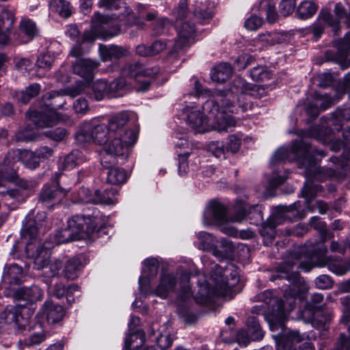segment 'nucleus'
I'll use <instances>...</instances> for the list:
<instances>
[{"instance_id":"1","label":"nucleus","mask_w":350,"mask_h":350,"mask_svg":"<svg viewBox=\"0 0 350 350\" xmlns=\"http://www.w3.org/2000/svg\"><path fill=\"white\" fill-rule=\"evenodd\" d=\"M230 98L212 96L206 100L202 105L204 112L207 113L206 118L200 107L193 103L187 105L183 109L187 123L198 133L210 130L232 131L237 124L232 114L237 112L238 107L230 103Z\"/></svg>"},{"instance_id":"2","label":"nucleus","mask_w":350,"mask_h":350,"mask_svg":"<svg viewBox=\"0 0 350 350\" xmlns=\"http://www.w3.org/2000/svg\"><path fill=\"white\" fill-rule=\"evenodd\" d=\"M324 154L314 149H312L307 142L295 141L290 148L281 147L273 154L271 159V164L275 165L278 163L295 160L299 167L306 169V173L309 178L314 177L317 180L323 181L327 177H332L334 175V171L331 169H321L317 167L319 157H323ZM322 190V187L314 185L313 187L309 185V180L304 185L302 189L303 196L309 200L316 193Z\"/></svg>"},{"instance_id":"3","label":"nucleus","mask_w":350,"mask_h":350,"mask_svg":"<svg viewBox=\"0 0 350 350\" xmlns=\"http://www.w3.org/2000/svg\"><path fill=\"white\" fill-rule=\"evenodd\" d=\"M208 257L203 256L202 262L204 271L210 273L208 279L199 283L198 291L194 295L196 302L201 305H208L213 296H221L228 299L234 297L233 288L239 281L238 269L232 263L225 267L214 263H208Z\"/></svg>"},{"instance_id":"4","label":"nucleus","mask_w":350,"mask_h":350,"mask_svg":"<svg viewBox=\"0 0 350 350\" xmlns=\"http://www.w3.org/2000/svg\"><path fill=\"white\" fill-rule=\"evenodd\" d=\"M29 215L25 218L26 222L21 232L22 239L26 242L27 256L33 259L36 268L42 270L45 278L55 277L58 275L65 262L59 259L49 260L50 251L53 248V245L47 242L42 244L37 239L38 228L42 226L38 222L42 221L46 218V213H38L36 220L27 219Z\"/></svg>"},{"instance_id":"5","label":"nucleus","mask_w":350,"mask_h":350,"mask_svg":"<svg viewBox=\"0 0 350 350\" xmlns=\"http://www.w3.org/2000/svg\"><path fill=\"white\" fill-rule=\"evenodd\" d=\"M159 72V68L138 62L129 64L122 70L121 76L108 83V97L122 96L124 91L134 87L138 92L148 89L150 81Z\"/></svg>"},{"instance_id":"6","label":"nucleus","mask_w":350,"mask_h":350,"mask_svg":"<svg viewBox=\"0 0 350 350\" xmlns=\"http://www.w3.org/2000/svg\"><path fill=\"white\" fill-rule=\"evenodd\" d=\"M133 112L123 111L113 116L108 122V134L111 138L108 150L115 154H126L129 148L137 139L135 130L126 129V124L131 118H135Z\"/></svg>"},{"instance_id":"7","label":"nucleus","mask_w":350,"mask_h":350,"mask_svg":"<svg viewBox=\"0 0 350 350\" xmlns=\"http://www.w3.org/2000/svg\"><path fill=\"white\" fill-rule=\"evenodd\" d=\"M85 86H78L77 88L71 89L68 88L61 91H54L48 93L44 96V99L52 101L46 104V107L42 109L40 111H32L27 113V116L31 121H32L38 127H51L53 126L59 120L60 117L56 112L58 109L63 108V105L65 103L63 100L62 95H69L74 97L84 91Z\"/></svg>"},{"instance_id":"8","label":"nucleus","mask_w":350,"mask_h":350,"mask_svg":"<svg viewBox=\"0 0 350 350\" xmlns=\"http://www.w3.org/2000/svg\"><path fill=\"white\" fill-rule=\"evenodd\" d=\"M189 273L182 267L177 269L175 273H162L159 283L154 289L151 288L150 293L157 297L165 299L171 294L178 292L182 299H187L191 295L189 284Z\"/></svg>"},{"instance_id":"9","label":"nucleus","mask_w":350,"mask_h":350,"mask_svg":"<svg viewBox=\"0 0 350 350\" xmlns=\"http://www.w3.org/2000/svg\"><path fill=\"white\" fill-rule=\"evenodd\" d=\"M267 92L261 86L253 85L248 83L241 77H237L234 79L230 91L225 95L217 94L214 96H219L222 98H230V103L238 107L237 113L241 109L245 111L252 107V102L248 99V96H259L267 94Z\"/></svg>"},{"instance_id":"10","label":"nucleus","mask_w":350,"mask_h":350,"mask_svg":"<svg viewBox=\"0 0 350 350\" xmlns=\"http://www.w3.org/2000/svg\"><path fill=\"white\" fill-rule=\"evenodd\" d=\"M98 212H94L92 216L75 215L68 220V226L64 232V241L69 238L87 237L96 239L100 236L103 227L98 228L100 223Z\"/></svg>"},{"instance_id":"11","label":"nucleus","mask_w":350,"mask_h":350,"mask_svg":"<svg viewBox=\"0 0 350 350\" xmlns=\"http://www.w3.org/2000/svg\"><path fill=\"white\" fill-rule=\"evenodd\" d=\"M75 138L80 144L93 142L105 146L111 141L107 125L100 118L85 122L77 132Z\"/></svg>"},{"instance_id":"12","label":"nucleus","mask_w":350,"mask_h":350,"mask_svg":"<svg viewBox=\"0 0 350 350\" xmlns=\"http://www.w3.org/2000/svg\"><path fill=\"white\" fill-rule=\"evenodd\" d=\"M120 32V28L114 24L112 17L96 13L92 18L91 29L83 34V42H93L99 38H112Z\"/></svg>"},{"instance_id":"13","label":"nucleus","mask_w":350,"mask_h":350,"mask_svg":"<svg viewBox=\"0 0 350 350\" xmlns=\"http://www.w3.org/2000/svg\"><path fill=\"white\" fill-rule=\"evenodd\" d=\"M82 54L81 46L77 43L70 52L71 56L76 57L75 62L72 63L73 72L85 80L89 81L92 79L94 70L97 68L98 64L90 59L81 58Z\"/></svg>"},{"instance_id":"14","label":"nucleus","mask_w":350,"mask_h":350,"mask_svg":"<svg viewBox=\"0 0 350 350\" xmlns=\"http://www.w3.org/2000/svg\"><path fill=\"white\" fill-rule=\"evenodd\" d=\"M117 190L113 188L106 189L103 191L96 190L94 196L88 189L82 188L79 191L80 201L84 203L102 204L106 205L115 204L118 202Z\"/></svg>"},{"instance_id":"15","label":"nucleus","mask_w":350,"mask_h":350,"mask_svg":"<svg viewBox=\"0 0 350 350\" xmlns=\"http://www.w3.org/2000/svg\"><path fill=\"white\" fill-rule=\"evenodd\" d=\"M25 304L17 303L16 306H8L0 314V327L5 324H13L14 327H18V332L25 329L27 319L22 315V310H24Z\"/></svg>"},{"instance_id":"16","label":"nucleus","mask_w":350,"mask_h":350,"mask_svg":"<svg viewBox=\"0 0 350 350\" xmlns=\"http://www.w3.org/2000/svg\"><path fill=\"white\" fill-rule=\"evenodd\" d=\"M159 261L155 258H148L143 262L142 273L139 278L140 291L145 295L151 291L150 280L157 274Z\"/></svg>"},{"instance_id":"17","label":"nucleus","mask_w":350,"mask_h":350,"mask_svg":"<svg viewBox=\"0 0 350 350\" xmlns=\"http://www.w3.org/2000/svg\"><path fill=\"white\" fill-rule=\"evenodd\" d=\"M178 38L174 44L175 49H179L195 42L196 31L195 26L185 19L176 20Z\"/></svg>"},{"instance_id":"18","label":"nucleus","mask_w":350,"mask_h":350,"mask_svg":"<svg viewBox=\"0 0 350 350\" xmlns=\"http://www.w3.org/2000/svg\"><path fill=\"white\" fill-rule=\"evenodd\" d=\"M228 220L225 206L218 201L210 202L204 213V224L205 226L212 224H223Z\"/></svg>"},{"instance_id":"19","label":"nucleus","mask_w":350,"mask_h":350,"mask_svg":"<svg viewBox=\"0 0 350 350\" xmlns=\"http://www.w3.org/2000/svg\"><path fill=\"white\" fill-rule=\"evenodd\" d=\"M67 191L57 185H46L40 193V200L46 206H53L59 203L66 196Z\"/></svg>"},{"instance_id":"20","label":"nucleus","mask_w":350,"mask_h":350,"mask_svg":"<svg viewBox=\"0 0 350 350\" xmlns=\"http://www.w3.org/2000/svg\"><path fill=\"white\" fill-rule=\"evenodd\" d=\"M234 211V214L230 219L233 222H241L251 214L262 218L261 211L258 205L250 206L243 200H239L236 202Z\"/></svg>"},{"instance_id":"21","label":"nucleus","mask_w":350,"mask_h":350,"mask_svg":"<svg viewBox=\"0 0 350 350\" xmlns=\"http://www.w3.org/2000/svg\"><path fill=\"white\" fill-rule=\"evenodd\" d=\"M39 314L43 316L48 323H56L63 319L65 312L61 305L46 300L40 308Z\"/></svg>"},{"instance_id":"22","label":"nucleus","mask_w":350,"mask_h":350,"mask_svg":"<svg viewBox=\"0 0 350 350\" xmlns=\"http://www.w3.org/2000/svg\"><path fill=\"white\" fill-rule=\"evenodd\" d=\"M43 291L37 286L18 289L14 296L17 301H23L26 304H33L43 298Z\"/></svg>"},{"instance_id":"23","label":"nucleus","mask_w":350,"mask_h":350,"mask_svg":"<svg viewBox=\"0 0 350 350\" xmlns=\"http://www.w3.org/2000/svg\"><path fill=\"white\" fill-rule=\"evenodd\" d=\"M338 49V62L342 69L350 66V30L345 38L336 42Z\"/></svg>"},{"instance_id":"24","label":"nucleus","mask_w":350,"mask_h":350,"mask_svg":"<svg viewBox=\"0 0 350 350\" xmlns=\"http://www.w3.org/2000/svg\"><path fill=\"white\" fill-rule=\"evenodd\" d=\"M145 342V335L142 330H137L134 334H132L126 337L124 340V350H156L154 345L148 346L143 348Z\"/></svg>"},{"instance_id":"25","label":"nucleus","mask_w":350,"mask_h":350,"mask_svg":"<svg viewBox=\"0 0 350 350\" xmlns=\"http://www.w3.org/2000/svg\"><path fill=\"white\" fill-rule=\"evenodd\" d=\"M285 300L282 301L283 303L280 304L278 306L279 321L278 323L269 322V326L271 330H275L278 327H282L284 319L286 318L288 313H289L295 307V293H291V297L284 295Z\"/></svg>"},{"instance_id":"26","label":"nucleus","mask_w":350,"mask_h":350,"mask_svg":"<svg viewBox=\"0 0 350 350\" xmlns=\"http://www.w3.org/2000/svg\"><path fill=\"white\" fill-rule=\"evenodd\" d=\"M14 21V16L12 12L3 11L0 13V44L4 45L8 42V31Z\"/></svg>"},{"instance_id":"27","label":"nucleus","mask_w":350,"mask_h":350,"mask_svg":"<svg viewBox=\"0 0 350 350\" xmlns=\"http://www.w3.org/2000/svg\"><path fill=\"white\" fill-rule=\"evenodd\" d=\"M99 51L103 61H116L129 54L126 49L118 46L100 45Z\"/></svg>"},{"instance_id":"28","label":"nucleus","mask_w":350,"mask_h":350,"mask_svg":"<svg viewBox=\"0 0 350 350\" xmlns=\"http://www.w3.org/2000/svg\"><path fill=\"white\" fill-rule=\"evenodd\" d=\"M295 263L291 261H285L282 262L278 267V272L284 275H280V277L285 278L291 282L293 286L297 284H304V280L299 277L297 271H293Z\"/></svg>"},{"instance_id":"29","label":"nucleus","mask_w":350,"mask_h":350,"mask_svg":"<svg viewBox=\"0 0 350 350\" xmlns=\"http://www.w3.org/2000/svg\"><path fill=\"white\" fill-rule=\"evenodd\" d=\"M314 103V104L309 103L306 107L307 113L311 116H317L320 109L325 110L329 108L333 103V98L327 94L318 95Z\"/></svg>"},{"instance_id":"30","label":"nucleus","mask_w":350,"mask_h":350,"mask_svg":"<svg viewBox=\"0 0 350 350\" xmlns=\"http://www.w3.org/2000/svg\"><path fill=\"white\" fill-rule=\"evenodd\" d=\"M37 33L35 23L29 19H23L20 25V35L18 38L19 43H27L31 40Z\"/></svg>"},{"instance_id":"31","label":"nucleus","mask_w":350,"mask_h":350,"mask_svg":"<svg viewBox=\"0 0 350 350\" xmlns=\"http://www.w3.org/2000/svg\"><path fill=\"white\" fill-rule=\"evenodd\" d=\"M234 247L232 243L226 239H221L218 241L212 253L219 260L228 258L232 256Z\"/></svg>"},{"instance_id":"32","label":"nucleus","mask_w":350,"mask_h":350,"mask_svg":"<svg viewBox=\"0 0 350 350\" xmlns=\"http://www.w3.org/2000/svg\"><path fill=\"white\" fill-rule=\"evenodd\" d=\"M86 157L79 150H74L66 155L61 163L62 167L65 170H70L76 166L84 163Z\"/></svg>"},{"instance_id":"33","label":"nucleus","mask_w":350,"mask_h":350,"mask_svg":"<svg viewBox=\"0 0 350 350\" xmlns=\"http://www.w3.org/2000/svg\"><path fill=\"white\" fill-rule=\"evenodd\" d=\"M232 73V68L228 63H221L211 71V78L213 81L223 83L228 79Z\"/></svg>"},{"instance_id":"34","label":"nucleus","mask_w":350,"mask_h":350,"mask_svg":"<svg viewBox=\"0 0 350 350\" xmlns=\"http://www.w3.org/2000/svg\"><path fill=\"white\" fill-rule=\"evenodd\" d=\"M18 161H21L27 167L33 170L39 165V159L33 152L27 150H17L13 152Z\"/></svg>"},{"instance_id":"35","label":"nucleus","mask_w":350,"mask_h":350,"mask_svg":"<svg viewBox=\"0 0 350 350\" xmlns=\"http://www.w3.org/2000/svg\"><path fill=\"white\" fill-rule=\"evenodd\" d=\"M318 9L317 5L312 0H304L297 6L296 14L299 18L306 20L312 17Z\"/></svg>"},{"instance_id":"36","label":"nucleus","mask_w":350,"mask_h":350,"mask_svg":"<svg viewBox=\"0 0 350 350\" xmlns=\"http://www.w3.org/2000/svg\"><path fill=\"white\" fill-rule=\"evenodd\" d=\"M10 157V152L5 159V163L0 166V187L4 186L7 181L16 182L18 178L15 167L14 165L12 167L8 166Z\"/></svg>"},{"instance_id":"37","label":"nucleus","mask_w":350,"mask_h":350,"mask_svg":"<svg viewBox=\"0 0 350 350\" xmlns=\"http://www.w3.org/2000/svg\"><path fill=\"white\" fill-rule=\"evenodd\" d=\"M198 242L196 246L198 249L204 251H213L218 240L211 234L206 232H200L196 234Z\"/></svg>"},{"instance_id":"38","label":"nucleus","mask_w":350,"mask_h":350,"mask_svg":"<svg viewBox=\"0 0 350 350\" xmlns=\"http://www.w3.org/2000/svg\"><path fill=\"white\" fill-rule=\"evenodd\" d=\"M299 203L295 202L289 206H277L275 208V212L272 215V217H271V220H273L274 221L273 225L275 226V225L281 224L282 221L280 220V219L282 217L290 219L291 217L288 215V214L291 213H292V215L293 216L295 215L294 212L295 211L297 212V211L299 208Z\"/></svg>"},{"instance_id":"39","label":"nucleus","mask_w":350,"mask_h":350,"mask_svg":"<svg viewBox=\"0 0 350 350\" xmlns=\"http://www.w3.org/2000/svg\"><path fill=\"white\" fill-rule=\"evenodd\" d=\"M23 272L22 268L16 264L11 265L5 270L3 280L8 284H18L23 278Z\"/></svg>"},{"instance_id":"40","label":"nucleus","mask_w":350,"mask_h":350,"mask_svg":"<svg viewBox=\"0 0 350 350\" xmlns=\"http://www.w3.org/2000/svg\"><path fill=\"white\" fill-rule=\"evenodd\" d=\"M128 178L126 171L119 167H113L107 172V180L111 185H119L124 183Z\"/></svg>"},{"instance_id":"41","label":"nucleus","mask_w":350,"mask_h":350,"mask_svg":"<svg viewBox=\"0 0 350 350\" xmlns=\"http://www.w3.org/2000/svg\"><path fill=\"white\" fill-rule=\"evenodd\" d=\"M247 335L252 340H260L264 336V332L255 317H249L247 319Z\"/></svg>"},{"instance_id":"42","label":"nucleus","mask_w":350,"mask_h":350,"mask_svg":"<svg viewBox=\"0 0 350 350\" xmlns=\"http://www.w3.org/2000/svg\"><path fill=\"white\" fill-rule=\"evenodd\" d=\"M91 96L96 100L100 101L108 96V83L100 79L94 81L91 87Z\"/></svg>"},{"instance_id":"43","label":"nucleus","mask_w":350,"mask_h":350,"mask_svg":"<svg viewBox=\"0 0 350 350\" xmlns=\"http://www.w3.org/2000/svg\"><path fill=\"white\" fill-rule=\"evenodd\" d=\"M49 8L51 12L63 18H68L71 14L70 4L66 0H51Z\"/></svg>"},{"instance_id":"44","label":"nucleus","mask_w":350,"mask_h":350,"mask_svg":"<svg viewBox=\"0 0 350 350\" xmlns=\"http://www.w3.org/2000/svg\"><path fill=\"white\" fill-rule=\"evenodd\" d=\"M80 267L81 263L77 258L66 260L62 273L65 278L70 280H74L77 278L79 274Z\"/></svg>"},{"instance_id":"45","label":"nucleus","mask_w":350,"mask_h":350,"mask_svg":"<svg viewBox=\"0 0 350 350\" xmlns=\"http://www.w3.org/2000/svg\"><path fill=\"white\" fill-rule=\"evenodd\" d=\"M79 286L76 284L70 285L67 290L62 284H57L53 287L52 291L54 296L57 298L62 297L65 294L66 295V299L68 302L74 301V299L71 298L70 294L72 293H79Z\"/></svg>"},{"instance_id":"46","label":"nucleus","mask_w":350,"mask_h":350,"mask_svg":"<svg viewBox=\"0 0 350 350\" xmlns=\"http://www.w3.org/2000/svg\"><path fill=\"white\" fill-rule=\"evenodd\" d=\"M272 74L263 66L254 67L250 70V77L256 81H265L271 78Z\"/></svg>"},{"instance_id":"47","label":"nucleus","mask_w":350,"mask_h":350,"mask_svg":"<svg viewBox=\"0 0 350 350\" xmlns=\"http://www.w3.org/2000/svg\"><path fill=\"white\" fill-rule=\"evenodd\" d=\"M109 146V142L104 147V150L101 154L100 163L104 167L109 168V170L110 167H113L112 165L116 163V157L123 156L124 154H115L107 150Z\"/></svg>"},{"instance_id":"48","label":"nucleus","mask_w":350,"mask_h":350,"mask_svg":"<svg viewBox=\"0 0 350 350\" xmlns=\"http://www.w3.org/2000/svg\"><path fill=\"white\" fill-rule=\"evenodd\" d=\"M46 339V334L43 330H40L39 332H35L30 335L29 340H24V343L23 340L20 339L18 341V347L21 349H23L25 346L28 345H36L41 343Z\"/></svg>"},{"instance_id":"49","label":"nucleus","mask_w":350,"mask_h":350,"mask_svg":"<svg viewBox=\"0 0 350 350\" xmlns=\"http://www.w3.org/2000/svg\"><path fill=\"white\" fill-rule=\"evenodd\" d=\"M15 67L22 73H28L31 71L34 64L28 58L16 57L14 59Z\"/></svg>"},{"instance_id":"50","label":"nucleus","mask_w":350,"mask_h":350,"mask_svg":"<svg viewBox=\"0 0 350 350\" xmlns=\"http://www.w3.org/2000/svg\"><path fill=\"white\" fill-rule=\"evenodd\" d=\"M209 151L217 158L224 159L226 157L227 150L223 142H213L208 144Z\"/></svg>"},{"instance_id":"51","label":"nucleus","mask_w":350,"mask_h":350,"mask_svg":"<svg viewBox=\"0 0 350 350\" xmlns=\"http://www.w3.org/2000/svg\"><path fill=\"white\" fill-rule=\"evenodd\" d=\"M260 8L261 12H265L269 22L275 21L277 14L275 7L273 4L268 1L264 0L260 3Z\"/></svg>"},{"instance_id":"52","label":"nucleus","mask_w":350,"mask_h":350,"mask_svg":"<svg viewBox=\"0 0 350 350\" xmlns=\"http://www.w3.org/2000/svg\"><path fill=\"white\" fill-rule=\"evenodd\" d=\"M177 155L178 157V174L180 176H185L189 171L187 159L189 155V152H179L177 151Z\"/></svg>"},{"instance_id":"53","label":"nucleus","mask_w":350,"mask_h":350,"mask_svg":"<svg viewBox=\"0 0 350 350\" xmlns=\"http://www.w3.org/2000/svg\"><path fill=\"white\" fill-rule=\"evenodd\" d=\"M258 41L273 45L280 42V35L277 32L262 33L258 36Z\"/></svg>"},{"instance_id":"54","label":"nucleus","mask_w":350,"mask_h":350,"mask_svg":"<svg viewBox=\"0 0 350 350\" xmlns=\"http://www.w3.org/2000/svg\"><path fill=\"white\" fill-rule=\"evenodd\" d=\"M54 62L53 55L48 52L40 55L37 59V66L40 68H49Z\"/></svg>"},{"instance_id":"55","label":"nucleus","mask_w":350,"mask_h":350,"mask_svg":"<svg viewBox=\"0 0 350 350\" xmlns=\"http://www.w3.org/2000/svg\"><path fill=\"white\" fill-rule=\"evenodd\" d=\"M263 20L261 17L256 15L248 18L245 22V27L250 31H255L261 27Z\"/></svg>"},{"instance_id":"56","label":"nucleus","mask_w":350,"mask_h":350,"mask_svg":"<svg viewBox=\"0 0 350 350\" xmlns=\"http://www.w3.org/2000/svg\"><path fill=\"white\" fill-rule=\"evenodd\" d=\"M65 231H66V228L58 230L55 233V234L54 235V237H53L52 239H50L49 240H46L44 243H46V242H47L48 243H50L53 244V247H54L56 245L66 243H68V242L72 241L73 239H75V238H69L67 240L64 241V232Z\"/></svg>"},{"instance_id":"57","label":"nucleus","mask_w":350,"mask_h":350,"mask_svg":"<svg viewBox=\"0 0 350 350\" xmlns=\"http://www.w3.org/2000/svg\"><path fill=\"white\" fill-rule=\"evenodd\" d=\"M67 132L64 128H56L53 130H49L45 133V135L54 141H61L66 135Z\"/></svg>"},{"instance_id":"58","label":"nucleus","mask_w":350,"mask_h":350,"mask_svg":"<svg viewBox=\"0 0 350 350\" xmlns=\"http://www.w3.org/2000/svg\"><path fill=\"white\" fill-rule=\"evenodd\" d=\"M36 138V134L30 129H25L18 131L16 134V139L18 141L30 142L35 140Z\"/></svg>"},{"instance_id":"59","label":"nucleus","mask_w":350,"mask_h":350,"mask_svg":"<svg viewBox=\"0 0 350 350\" xmlns=\"http://www.w3.org/2000/svg\"><path fill=\"white\" fill-rule=\"evenodd\" d=\"M241 146V138L237 135H231L228 137V145L226 147L227 152H237Z\"/></svg>"},{"instance_id":"60","label":"nucleus","mask_w":350,"mask_h":350,"mask_svg":"<svg viewBox=\"0 0 350 350\" xmlns=\"http://www.w3.org/2000/svg\"><path fill=\"white\" fill-rule=\"evenodd\" d=\"M315 284L318 288L327 289L332 287L333 282L329 275H321L316 278Z\"/></svg>"},{"instance_id":"61","label":"nucleus","mask_w":350,"mask_h":350,"mask_svg":"<svg viewBox=\"0 0 350 350\" xmlns=\"http://www.w3.org/2000/svg\"><path fill=\"white\" fill-rule=\"evenodd\" d=\"M295 6V0H281L280 3V12L288 16L293 12Z\"/></svg>"},{"instance_id":"62","label":"nucleus","mask_w":350,"mask_h":350,"mask_svg":"<svg viewBox=\"0 0 350 350\" xmlns=\"http://www.w3.org/2000/svg\"><path fill=\"white\" fill-rule=\"evenodd\" d=\"M341 304L344 307L343 315L341 321L347 323L350 319V295L340 299Z\"/></svg>"},{"instance_id":"63","label":"nucleus","mask_w":350,"mask_h":350,"mask_svg":"<svg viewBox=\"0 0 350 350\" xmlns=\"http://www.w3.org/2000/svg\"><path fill=\"white\" fill-rule=\"evenodd\" d=\"M172 42H168L167 43L162 40H157L154 42L150 46L151 55H154L161 53L166 49L167 45L170 46Z\"/></svg>"},{"instance_id":"64","label":"nucleus","mask_w":350,"mask_h":350,"mask_svg":"<svg viewBox=\"0 0 350 350\" xmlns=\"http://www.w3.org/2000/svg\"><path fill=\"white\" fill-rule=\"evenodd\" d=\"M253 61V58L250 55L243 54L240 55L235 61V66L239 70L244 69L250 65Z\"/></svg>"}]
</instances>
